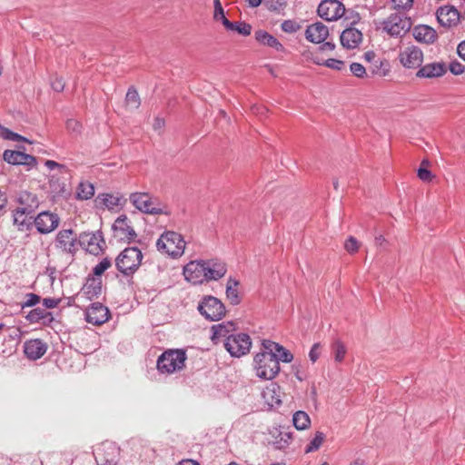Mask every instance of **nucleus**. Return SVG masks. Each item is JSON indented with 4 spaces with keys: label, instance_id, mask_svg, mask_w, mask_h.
Listing matches in <instances>:
<instances>
[{
    "label": "nucleus",
    "instance_id": "nucleus-1",
    "mask_svg": "<svg viewBox=\"0 0 465 465\" xmlns=\"http://www.w3.org/2000/svg\"><path fill=\"white\" fill-rule=\"evenodd\" d=\"M227 272L226 264L216 260L191 261L183 267V276L193 284L217 281Z\"/></svg>",
    "mask_w": 465,
    "mask_h": 465
},
{
    "label": "nucleus",
    "instance_id": "nucleus-2",
    "mask_svg": "<svg viewBox=\"0 0 465 465\" xmlns=\"http://www.w3.org/2000/svg\"><path fill=\"white\" fill-rule=\"evenodd\" d=\"M256 375L263 380H272L280 371L276 357L268 350H263L254 357Z\"/></svg>",
    "mask_w": 465,
    "mask_h": 465
},
{
    "label": "nucleus",
    "instance_id": "nucleus-3",
    "mask_svg": "<svg viewBox=\"0 0 465 465\" xmlns=\"http://www.w3.org/2000/svg\"><path fill=\"white\" fill-rule=\"evenodd\" d=\"M131 203L140 212L146 214L165 213L163 205L158 197L151 195L146 192H136L130 194Z\"/></svg>",
    "mask_w": 465,
    "mask_h": 465
},
{
    "label": "nucleus",
    "instance_id": "nucleus-4",
    "mask_svg": "<svg viewBox=\"0 0 465 465\" xmlns=\"http://www.w3.org/2000/svg\"><path fill=\"white\" fill-rule=\"evenodd\" d=\"M157 249L173 258L183 254L185 241L178 232L168 231L163 232L156 242Z\"/></svg>",
    "mask_w": 465,
    "mask_h": 465
},
{
    "label": "nucleus",
    "instance_id": "nucleus-5",
    "mask_svg": "<svg viewBox=\"0 0 465 465\" xmlns=\"http://www.w3.org/2000/svg\"><path fill=\"white\" fill-rule=\"evenodd\" d=\"M143 259L142 252L136 247L125 248L116 258L115 265L125 276L133 275L139 268Z\"/></svg>",
    "mask_w": 465,
    "mask_h": 465
},
{
    "label": "nucleus",
    "instance_id": "nucleus-6",
    "mask_svg": "<svg viewBox=\"0 0 465 465\" xmlns=\"http://www.w3.org/2000/svg\"><path fill=\"white\" fill-rule=\"evenodd\" d=\"M186 360L183 350H168L162 353L157 360V369L161 373H173L184 366Z\"/></svg>",
    "mask_w": 465,
    "mask_h": 465
},
{
    "label": "nucleus",
    "instance_id": "nucleus-7",
    "mask_svg": "<svg viewBox=\"0 0 465 465\" xmlns=\"http://www.w3.org/2000/svg\"><path fill=\"white\" fill-rule=\"evenodd\" d=\"M411 19L401 14H391L382 23V29L391 36H403L411 28Z\"/></svg>",
    "mask_w": 465,
    "mask_h": 465
},
{
    "label": "nucleus",
    "instance_id": "nucleus-8",
    "mask_svg": "<svg viewBox=\"0 0 465 465\" xmlns=\"http://www.w3.org/2000/svg\"><path fill=\"white\" fill-rule=\"evenodd\" d=\"M224 348L232 357H241L250 351L252 341L245 333L230 334L223 341Z\"/></svg>",
    "mask_w": 465,
    "mask_h": 465
},
{
    "label": "nucleus",
    "instance_id": "nucleus-9",
    "mask_svg": "<svg viewBox=\"0 0 465 465\" xmlns=\"http://www.w3.org/2000/svg\"><path fill=\"white\" fill-rule=\"evenodd\" d=\"M198 311L210 321H219L225 315L224 304L214 296H205L199 303Z\"/></svg>",
    "mask_w": 465,
    "mask_h": 465
},
{
    "label": "nucleus",
    "instance_id": "nucleus-10",
    "mask_svg": "<svg viewBox=\"0 0 465 465\" xmlns=\"http://www.w3.org/2000/svg\"><path fill=\"white\" fill-rule=\"evenodd\" d=\"M54 246L63 253L74 255L78 251L79 237L71 230H61L55 237Z\"/></svg>",
    "mask_w": 465,
    "mask_h": 465
},
{
    "label": "nucleus",
    "instance_id": "nucleus-11",
    "mask_svg": "<svg viewBox=\"0 0 465 465\" xmlns=\"http://www.w3.org/2000/svg\"><path fill=\"white\" fill-rule=\"evenodd\" d=\"M79 245L89 253L97 255L105 246V242L101 232H83L79 235Z\"/></svg>",
    "mask_w": 465,
    "mask_h": 465
},
{
    "label": "nucleus",
    "instance_id": "nucleus-12",
    "mask_svg": "<svg viewBox=\"0 0 465 465\" xmlns=\"http://www.w3.org/2000/svg\"><path fill=\"white\" fill-rule=\"evenodd\" d=\"M317 12L326 21H334L344 15L345 7L338 0H323L319 5Z\"/></svg>",
    "mask_w": 465,
    "mask_h": 465
},
{
    "label": "nucleus",
    "instance_id": "nucleus-13",
    "mask_svg": "<svg viewBox=\"0 0 465 465\" xmlns=\"http://www.w3.org/2000/svg\"><path fill=\"white\" fill-rule=\"evenodd\" d=\"M114 237L119 242H130L136 237L126 215H120L113 224Z\"/></svg>",
    "mask_w": 465,
    "mask_h": 465
},
{
    "label": "nucleus",
    "instance_id": "nucleus-14",
    "mask_svg": "<svg viewBox=\"0 0 465 465\" xmlns=\"http://www.w3.org/2000/svg\"><path fill=\"white\" fill-rule=\"evenodd\" d=\"M399 60L405 68H418L422 64L423 54L417 46H407L400 52Z\"/></svg>",
    "mask_w": 465,
    "mask_h": 465
},
{
    "label": "nucleus",
    "instance_id": "nucleus-15",
    "mask_svg": "<svg viewBox=\"0 0 465 465\" xmlns=\"http://www.w3.org/2000/svg\"><path fill=\"white\" fill-rule=\"evenodd\" d=\"M14 202L17 204L16 207L21 209L20 212L25 214H33L40 203L37 195L28 191L16 193Z\"/></svg>",
    "mask_w": 465,
    "mask_h": 465
},
{
    "label": "nucleus",
    "instance_id": "nucleus-16",
    "mask_svg": "<svg viewBox=\"0 0 465 465\" xmlns=\"http://www.w3.org/2000/svg\"><path fill=\"white\" fill-rule=\"evenodd\" d=\"M60 223L59 217L50 212L40 213L34 220V223L40 233H49L55 230Z\"/></svg>",
    "mask_w": 465,
    "mask_h": 465
},
{
    "label": "nucleus",
    "instance_id": "nucleus-17",
    "mask_svg": "<svg viewBox=\"0 0 465 465\" xmlns=\"http://www.w3.org/2000/svg\"><path fill=\"white\" fill-rule=\"evenodd\" d=\"M3 159L9 164L26 165L33 167L36 164V158L31 154L13 150H5L3 153Z\"/></svg>",
    "mask_w": 465,
    "mask_h": 465
},
{
    "label": "nucleus",
    "instance_id": "nucleus-18",
    "mask_svg": "<svg viewBox=\"0 0 465 465\" xmlns=\"http://www.w3.org/2000/svg\"><path fill=\"white\" fill-rule=\"evenodd\" d=\"M109 311L100 302L93 303L85 312V318L89 323L101 325L108 320Z\"/></svg>",
    "mask_w": 465,
    "mask_h": 465
},
{
    "label": "nucleus",
    "instance_id": "nucleus-19",
    "mask_svg": "<svg viewBox=\"0 0 465 465\" xmlns=\"http://www.w3.org/2000/svg\"><path fill=\"white\" fill-rule=\"evenodd\" d=\"M438 22L444 27H452L459 23L460 13L453 6L440 7L437 11Z\"/></svg>",
    "mask_w": 465,
    "mask_h": 465
},
{
    "label": "nucleus",
    "instance_id": "nucleus-20",
    "mask_svg": "<svg viewBox=\"0 0 465 465\" xmlns=\"http://www.w3.org/2000/svg\"><path fill=\"white\" fill-rule=\"evenodd\" d=\"M292 434L287 431H282L278 428L269 430L268 443L272 444L277 450H283L287 448L292 442Z\"/></svg>",
    "mask_w": 465,
    "mask_h": 465
},
{
    "label": "nucleus",
    "instance_id": "nucleus-21",
    "mask_svg": "<svg viewBox=\"0 0 465 465\" xmlns=\"http://www.w3.org/2000/svg\"><path fill=\"white\" fill-rule=\"evenodd\" d=\"M340 39L341 44L344 48L355 49L362 41V34L355 27H349L343 30Z\"/></svg>",
    "mask_w": 465,
    "mask_h": 465
},
{
    "label": "nucleus",
    "instance_id": "nucleus-22",
    "mask_svg": "<svg viewBox=\"0 0 465 465\" xmlns=\"http://www.w3.org/2000/svg\"><path fill=\"white\" fill-rule=\"evenodd\" d=\"M262 345L263 350H268L270 353L276 357L278 361H282L288 363L293 360V355L277 342L270 340H263Z\"/></svg>",
    "mask_w": 465,
    "mask_h": 465
},
{
    "label": "nucleus",
    "instance_id": "nucleus-23",
    "mask_svg": "<svg viewBox=\"0 0 465 465\" xmlns=\"http://www.w3.org/2000/svg\"><path fill=\"white\" fill-rule=\"evenodd\" d=\"M328 35V27L320 22L309 25L305 31L306 39L315 44L322 43Z\"/></svg>",
    "mask_w": 465,
    "mask_h": 465
},
{
    "label": "nucleus",
    "instance_id": "nucleus-24",
    "mask_svg": "<svg viewBox=\"0 0 465 465\" xmlns=\"http://www.w3.org/2000/svg\"><path fill=\"white\" fill-rule=\"evenodd\" d=\"M47 350V345L40 339H34L25 342L24 351L31 360L40 359Z\"/></svg>",
    "mask_w": 465,
    "mask_h": 465
},
{
    "label": "nucleus",
    "instance_id": "nucleus-25",
    "mask_svg": "<svg viewBox=\"0 0 465 465\" xmlns=\"http://www.w3.org/2000/svg\"><path fill=\"white\" fill-rule=\"evenodd\" d=\"M412 35L414 38L420 43L432 44L437 40L436 31L426 25H419L413 28Z\"/></svg>",
    "mask_w": 465,
    "mask_h": 465
},
{
    "label": "nucleus",
    "instance_id": "nucleus-26",
    "mask_svg": "<svg viewBox=\"0 0 465 465\" xmlns=\"http://www.w3.org/2000/svg\"><path fill=\"white\" fill-rule=\"evenodd\" d=\"M446 73V66L443 63L427 64L417 72L418 77L433 78L440 77Z\"/></svg>",
    "mask_w": 465,
    "mask_h": 465
},
{
    "label": "nucleus",
    "instance_id": "nucleus-27",
    "mask_svg": "<svg viewBox=\"0 0 465 465\" xmlns=\"http://www.w3.org/2000/svg\"><path fill=\"white\" fill-rule=\"evenodd\" d=\"M235 330V324L233 322H226L219 324H215L212 327V340L217 343L220 338H227L230 332Z\"/></svg>",
    "mask_w": 465,
    "mask_h": 465
},
{
    "label": "nucleus",
    "instance_id": "nucleus-28",
    "mask_svg": "<svg viewBox=\"0 0 465 465\" xmlns=\"http://www.w3.org/2000/svg\"><path fill=\"white\" fill-rule=\"evenodd\" d=\"M255 39L267 46L274 48L277 51L282 52L284 50L283 45L275 38L273 35H270L266 31L259 30L255 33Z\"/></svg>",
    "mask_w": 465,
    "mask_h": 465
},
{
    "label": "nucleus",
    "instance_id": "nucleus-29",
    "mask_svg": "<svg viewBox=\"0 0 465 465\" xmlns=\"http://www.w3.org/2000/svg\"><path fill=\"white\" fill-rule=\"evenodd\" d=\"M239 284V281L232 277H230L227 281L226 297L230 303L232 305H237L241 302V297L238 291Z\"/></svg>",
    "mask_w": 465,
    "mask_h": 465
},
{
    "label": "nucleus",
    "instance_id": "nucleus-30",
    "mask_svg": "<svg viewBox=\"0 0 465 465\" xmlns=\"http://www.w3.org/2000/svg\"><path fill=\"white\" fill-rule=\"evenodd\" d=\"M97 199H99L101 203L109 210H114V208L121 206L122 202L124 201L123 196L119 193H103L98 195Z\"/></svg>",
    "mask_w": 465,
    "mask_h": 465
},
{
    "label": "nucleus",
    "instance_id": "nucleus-31",
    "mask_svg": "<svg viewBox=\"0 0 465 465\" xmlns=\"http://www.w3.org/2000/svg\"><path fill=\"white\" fill-rule=\"evenodd\" d=\"M25 318L31 323L39 322L41 321L45 322L46 321L52 320V315L45 309L35 308L30 311Z\"/></svg>",
    "mask_w": 465,
    "mask_h": 465
},
{
    "label": "nucleus",
    "instance_id": "nucleus-32",
    "mask_svg": "<svg viewBox=\"0 0 465 465\" xmlns=\"http://www.w3.org/2000/svg\"><path fill=\"white\" fill-rule=\"evenodd\" d=\"M292 422L297 430H302L310 426L311 419L305 411H298L293 414Z\"/></svg>",
    "mask_w": 465,
    "mask_h": 465
},
{
    "label": "nucleus",
    "instance_id": "nucleus-33",
    "mask_svg": "<svg viewBox=\"0 0 465 465\" xmlns=\"http://www.w3.org/2000/svg\"><path fill=\"white\" fill-rule=\"evenodd\" d=\"M108 450H111V452L101 453L100 450H97V453L95 455V460L98 465H116V460L114 455L115 448L113 446L108 447Z\"/></svg>",
    "mask_w": 465,
    "mask_h": 465
},
{
    "label": "nucleus",
    "instance_id": "nucleus-34",
    "mask_svg": "<svg viewBox=\"0 0 465 465\" xmlns=\"http://www.w3.org/2000/svg\"><path fill=\"white\" fill-rule=\"evenodd\" d=\"M20 211H21V209L19 207H16L14 210V213H13L14 224L17 225V227L20 231H25V229H28V227L31 223L28 220V216L30 214L23 213Z\"/></svg>",
    "mask_w": 465,
    "mask_h": 465
},
{
    "label": "nucleus",
    "instance_id": "nucleus-35",
    "mask_svg": "<svg viewBox=\"0 0 465 465\" xmlns=\"http://www.w3.org/2000/svg\"><path fill=\"white\" fill-rule=\"evenodd\" d=\"M213 5H214L213 18L215 20H217V21L221 20L223 25L226 28H232L233 26V23L229 21L225 17L224 11H223V8L222 6L221 1L220 0H213Z\"/></svg>",
    "mask_w": 465,
    "mask_h": 465
},
{
    "label": "nucleus",
    "instance_id": "nucleus-36",
    "mask_svg": "<svg viewBox=\"0 0 465 465\" xmlns=\"http://www.w3.org/2000/svg\"><path fill=\"white\" fill-rule=\"evenodd\" d=\"M94 194V187L90 183H81L77 189V198L81 200H88Z\"/></svg>",
    "mask_w": 465,
    "mask_h": 465
},
{
    "label": "nucleus",
    "instance_id": "nucleus-37",
    "mask_svg": "<svg viewBox=\"0 0 465 465\" xmlns=\"http://www.w3.org/2000/svg\"><path fill=\"white\" fill-rule=\"evenodd\" d=\"M0 137L4 138L5 140H9V141H15V142L24 141V142L30 143L26 138L23 137L22 135H20L16 133H14L13 131L9 130L8 128L3 126L1 124H0Z\"/></svg>",
    "mask_w": 465,
    "mask_h": 465
},
{
    "label": "nucleus",
    "instance_id": "nucleus-38",
    "mask_svg": "<svg viewBox=\"0 0 465 465\" xmlns=\"http://www.w3.org/2000/svg\"><path fill=\"white\" fill-rule=\"evenodd\" d=\"M126 104L132 109H137L140 105V97L137 91L134 88H129L125 96Z\"/></svg>",
    "mask_w": 465,
    "mask_h": 465
},
{
    "label": "nucleus",
    "instance_id": "nucleus-39",
    "mask_svg": "<svg viewBox=\"0 0 465 465\" xmlns=\"http://www.w3.org/2000/svg\"><path fill=\"white\" fill-rule=\"evenodd\" d=\"M331 350L334 354L335 361L337 362L342 361L346 354L345 345L341 341L337 340L332 343Z\"/></svg>",
    "mask_w": 465,
    "mask_h": 465
},
{
    "label": "nucleus",
    "instance_id": "nucleus-40",
    "mask_svg": "<svg viewBox=\"0 0 465 465\" xmlns=\"http://www.w3.org/2000/svg\"><path fill=\"white\" fill-rule=\"evenodd\" d=\"M430 163L428 160H423L420 163V168L418 169V177L422 182H430L433 178V174L428 169Z\"/></svg>",
    "mask_w": 465,
    "mask_h": 465
},
{
    "label": "nucleus",
    "instance_id": "nucleus-41",
    "mask_svg": "<svg viewBox=\"0 0 465 465\" xmlns=\"http://www.w3.org/2000/svg\"><path fill=\"white\" fill-rule=\"evenodd\" d=\"M324 439H325V435L321 431H317L315 433L314 438L311 440V442L306 447L305 452L309 453V452L317 450L322 446Z\"/></svg>",
    "mask_w": 465,
    "mask_h": 465
},
{
    "label": "nucleus",
    "instance_id": "nucleus-42",
    "mask_svg": "<svg viewBox=\"0 0 465 465\" xmlns=\"http://www.w3.org/2000/svg\"><path fill=\"white\" fill-rule=\"evenodd\" d=\"M314 63L317 64H320V65H322V64L325 65L328 68L337 70V71H341L344 66L343 61L337 60L334 58H330L325 61L314 60Z\"/></svg>",
    "mask_w": 465,
    "mask_h": 465
},
{
    "label": "nucleus",
    "instance_id": "nucleus-43",
    "mask_svg": "<svg viewBox=\"0 0 465 465\" xmlns=\"http://www.w3.org/2000/svg\"><path fill=\"white\" fill-rule=\"evenodd\" d=\"M228 29L237 31L240 35L244 36L250 35L252 32V26L244 22L233 23V26Z\"/></svg>",
    "mask_w": 465,
    "mask_h": 465
},
{
    "label": "nucleus",
    "instance_id": "nucleus-44",
    "mask_svg": "<svg viewBox=\"0 0 465 465\" xmlns=\"http://www.w3.org/2000/svg\"><path fill=\"white\" fill-rule=\"evenodd\" d=\"M111 261L108 258L103 259L98 264H96L94 267V274L96 276L102 275L111 266Z\"/></svg>",
    "mask_w": 465,
    "mask_h": 465
},
{
    "label": "nucleus",
    "instance_id": "nucleus-45",
    "mask_svg": "<svg viewBox=\"0 0 465 465\" xmlns=\"http://www.w3.org/2000/svg\"><path fill=\"white\" fill-rule=\"evenodd\" d=\"M282 30L285 33H295L300 29V25L292 20H285L282 23Z\"/></svg>",
    "mask_w": 465,
    "mask_h": 465
},
{
    "label": "nucleus",
    "instance_id": "nucleus-46",
    "mask_svg": "<svg viewBox=\"0 0 465 465\" xmlns=\"http://www.w3.org/2000/svg\"><path fill=\"white\" fill-rule=\"evenodd\" d=\"M25 302L21 304L22 309L33 307L40 302L41 297L35 293H27Z\"/></svg>",
    "mask_w": 465,
    "mask_h": 465
},
{
    "label": "nucleus",
    "instance_id": "nucleus-47",
    "mask_svg": "<svg viewBox=\"0 0 465 465\" xmlns=\"http://www.w3.org/2000/svg\"><path fill=\"white\" fill-rule=\"evenodd\" d=\"M350 70L353 75L359 78H363L366 75L365 67L360 63H352L350 65Z\"/></svg>",
    "mask_w": 465,
    "mask_h": 465
},
{
    "label": "nucleus",
    "instance_id": "nucleus-48",
    "mask_svg": "<svg viewBox=\"0 0 465 465\" xmlns=\"http://www.w3.org/2000/svg\"><path fill=\"white\" fill-rule=\"evenodd\" d=\"M66 128L69 132L77 134L81 132L82 124L74 119H69L66 122Z\"/></svg>",
    "mask_w": 465,
    "mask_h": 465
},
{
    "label": "nucleus",
    "instance_id": "nucleus-49",
    "mask_svg": "<svg viewBox=\"0 0 465 465\" xmlns=\"http://www.w3.org/2000/svg\"><path fill=\"white\" fill-rule=\"evenodd\" d=\"M345 249L349 252H355L358 251L359 249V242L358 241L351 236L346 242H345Z\"/></svg>",
    "mask_w": 465,
    "mask_h": 465
},
{
    "label": "nucleus",
    "instance_id": "nucleus-50",
    "mask_svg": "<svg viewBox=\"0 0 465 465\" xmlns=\"http://www.w3.org/2000/svg\"><path fill=\"white\" fill-rule=\"evenodd\" d=\"M45 164L50 170L57 168L61 173H67V167L65 165L58 163L53 160H46Z\"/></svg>",
    "mask_w": 465,
    "mask_h": 465
},
{
    "label": "nucleus",
    "instance_id": "nucleus-51",
    "mask_svg": "<svg viewBox=\"0 0 465 465\" xmlns=\"http://www.w3.org/2000/svg\"><path fill=\"white\" fill-rule=\"evenodd\" d=\"M450 71L455 74V75H458V74H460L464 72V66L462 64H460V62L458 61H453L450 64Z\"/></svg>",
    "mask_w": 465,
    "mask_h": 465
},
{
    "label": "nucleus",
    "instance_id": "nucleus-52",
    "mask_svg": "<svg viewBox=\"0 0 465 465\" xmlns=\"http://www.w3.org/2000/svg\"><path fill=\"white\" fill-rule=\"evenodd\" d=\"M320 354H321L320 343L313 344V346L312 347V349H311V351L309 352L310 360L312 362H315L319 359Z\"/></svg>",
    "mask_w": 465,
    "mask_h": 465
},
{
    "label": "nucleus",
    "instance_id": "nucleus-53",
    "mask_svg": "<svg viewBox=\"0 0 465 465\" xmlns=\"http://www.w3.org/2000/svg\"><path fill=\"white\" fill-rule=\"evenodd\" d=\"M394 8L397 9H408L411 8L413 3V0H391Z\"/></svg>",
    "mask_w": 465,
    "mask_h": 465
},
{
    "label": "nucleus",
    "instance_id": "nucleus-54",
    "mask_svg": "<svg viewBox=\"0 0 465 465\" xmlns=\"http://www.w3.org/2000/svg\"><path fill=\"white\" fill-rule=\"evenodd\" d=\"M60 299H54V298H45L43 301V304L47 309H53L57 307V305L60 302Z\"/></svg>",
    "mask_w": 465,
    "mask_h": 465
},
{
    "label": "nucleus",
    "instance_id": "nucleus-55",
    "mask_svg": "<svg viewBox=\"0 0 465 465\" xmlns=\"http://www.w3.org/2000/svg\"><path fill=\"white\" fill-rule=\"evenodd\" d=\"M52 88L56 92H61L64 88V83L62 78H56L52 82Z\"/></svg>",
    "mask_w": 465,
    "mask_h": 465
},
{
    "label": "nucleus",
    "instance_id": "nucleus-56",
    "mask_svg": "<svg viewBox=\"0 0 465 465\" xmlns=\"http://www.w3.org/2000/svg\"><path fill=\"white\" fill-rule=\"evenodd\" d=\"M7 199L6 196L0 192V213L6 211Z\"/></svg>",
    "mask_w": 465,
    "mask_h": 465
},
{
    "label": "nucleus",
    "instance_id": "nucleus-57",
    "mask_svg": "<svg viewBox=\"0 0 465 465\" xmlns=\"http://www.w3.org/2000/svg\"><path fill=\"white\" fill-rule=\"evenodd\" d=\"M164 126V121L159 117L154 119L153 122V129L155 131H160Z\"/></svg>",
    "mask_w": 465,
    "mask_h": 465
},
{
    "label": "nucleus",
    "instance_id": "nucleus-58",
    "mask_svg": "<svg viewBox=\"0 0 465 465\" xmlns=\"http://www.w3.org/2000/svg\"><path fill=\"white\" fill-rule=\"evenodd\" d=\"M335 45L331 42H325L320 46V49L322 51H333Z\"/></svg>",
    "mask_w": 465,
    "mask_h": 465
},
{
    "label": "nucleus",
    "instance_id": "nucleus-59",
    "mask_svg": "<svg viewBox=\"0 0 465 465\" xmlns=\"http://www.w3.org/2000/svg\"><path fill=\"white\" fill-rule=\"evenodd\" d=\"M458 54L463 59L465 60V40L463 42H461L459 45H458Z\"/></svg>",
    "mask_w": 465,
    "mask_h": 465
},
{
    "label": "nucleus",
    "instance_id": "nucleus-60",
    "mask_svg": "<svg viewBox=\"0 0 465 465\" xmlns=\"http://www.w3.org/2000/svg\"><path fill=\"white\" fill-rule=\"evenodd\" d=\"M178 465H199V463H197L196 461L192 460H185L180 461L178 463Z\"/></svg>",
    "mask_w": 465,
    "mask_h": 465
},
{
    "label": "nucleus",
    "instance_id": "nucleus-61",
    "mask_svg": "<svg viewBox=\"0 0 465 465\" xmlns=\"http://www.w3.org/2000/svg\"><path fill=\"white\" fill-rule=\"evenodd\" d=\"M248 3L250 5V6L257 7L261 5L262 0H248Z\"/></svg>",
    "mask_w": 465,
    "mask_h": 465
},
{
    "label": "nucleus",
    "instance_id": "nucleus-62",
    "mask_svg": "<svg viewBox=\"0 0 465 465\" xmlns=\"http://www.w3.org/2000/svg\"><path fill=\"white\" fill-rule=\"evenodd\" d=\"M385 241L384 237L382 235H379L375 237V242L377 244H381Z\"/></svg>",
    "mask_w": 465,
    "mask_h": 465
},
{
    "label": "nucleus",
    "instance_id": "nucleus-63",
    "mask_svg": "<svg viewBox=\"0 0 465 465\" xmlns=\"http://www.w3.org/2000/svg\"><path fill=\"white\" fill-rule=\"evenodd\" d=\"M350 465H365L364 464V461L361 460H355L354 461H352Z\"/></svg>",
    "mask_w": 465,
    "mask_h": 465
},
{
    "label": "nucleus",
    "instance_id": "nucleus-64",
    "mask_svg": "<svg viewBox=\"0 0 465 465\" xmlns=\"http://www.w3.org/2000/svg\"><path fill=\"white\" fill-rule=\"evenodd\" d=\"M338 186H339L338 180L337 179L333 180V187H334V189L337 190Z\"/></svg>",
    "mask_w": 465,
    "mask_h": 465
}]
</instances>
